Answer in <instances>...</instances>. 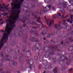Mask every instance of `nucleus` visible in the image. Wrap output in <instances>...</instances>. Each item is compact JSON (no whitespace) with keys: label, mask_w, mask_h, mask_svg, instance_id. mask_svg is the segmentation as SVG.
<instances>
[{"label":"nucleus","mask_w":73,"mask_h":73,"mask_svg":"<svg viewBox=\"0 0 73 73\" xmlns=\"http://www.w3.org/2000/svg\"><path fill=\"white\" fill-rule=\"evenodd\" d=\"M72 68H71L69 70V72H72Z\"/></svg>","instance_id":"nucleus-39"},{"label":"nucleus","mask_w":73,"mask_h":73,"mask_svg":"<svg viewBox=\"0 0 73 73\" xmlns=\"http://www.w3.org/2000/svg\"><path fill=\"white\" fill-rule=\"evenodd\" d=\"M53 63H56V61H54Z\"/></svg>","instance_id":"nucleus-63"},{"label":"nucleus","mask_w":73,"mask_h":73,"mask_svg":"<svg viewBox=\"0 0 73 73\" xmlns=\"http://www.w3.org/2000/svg\"><path fill=\"white\" fill-rule=\"evenodd\" d=\"M54 32L51 34H48L47 35V37H50L51 36V37H52V36L54 35Z\"/></svg>","instance_id":"nucleus-16"},{"label":"nucleus","mask_w":73,"mask_h":73,"mask_svg":"<svg viewBox=\"0 0 73 73\" xmlns=\"http://www.w3.org/2000/svg\"><path fill=\"white\" fill-rule=\"evenodd\" d=\"M59 9H60V12L62 13H63V14H65V10L64 9L62 8H59Z\"/></svg>","instance_id":"nucleus-11"},{"label":"nucleus","mask_w":73,"mask_h":73,"mask_svg":"<svg viewBox=\"0 0 73 73\" xmlns=\"http://www.w3.org/2000/svg\"><path fill=\"white\" fill-rule=\"evenodd\" d=\"M24 0H21L20 1L19 0H12L13 3H11V5L13 9L11 11V16L8 17L9 19L6 20V21L9 22L10 24L7 23L6 28L5 31L7 33H5L4 35H10L13 28L15 27V24L19 17V15L20 13V10L19 9L21 5H22V2H23Z\"/></svg>","instance_id":"nucleus-1"},{"label":"nucleus","mask_w":73,"mask_h":73,"mask_svg":"<svg viewBox=\"0 0 73 73\" xmlns=\"http://www.w3.org/2000/svg\"><path fill=\"white\" fill-rule=\"evenodd\" d=\"M70 21V19H68L67 20V21L68 23H69Z\"/></svg>","instance_id":"nucleus-37"},{"label":"nucleus","mask_w":73,"mask_h":73,"mask_svg":"<svg viewBox=\"0 0 73 73\" xmlns=\"http://www.w3.org/2000/svg\"><path fill=\"white\" fill-rule=\"evenodd\" d=\"M57 47L56 45H55V47L53 46L48 48L46 47H44L43 48V50L44 51H45L46 49H47V50H46V53L45 54V56L46 57H48L49 56V55L52 56V55H54V53L53 52V50L52 49H57Z\"/></svg>","instance_id":"nucleus-2"},{"label":"nucleus","mask_w":73,"mask_h":73,"mask_svg":"<svg viewBox=\"0 0 73 73\" xmlns=\"http://www.w3.org/2000/svg\"><path fill=\"white\" fill-rule=\"evenodd\" d=\"M25 26H26V25H25V24H24L23 25V27H25Z\"/></svg>","instance_id":"nucleus-47"},{"label":"nucleus","mask_w":73,"mask_h":73,"mask_svg":"<svg viewBox=\"0 0 73 73\" xmlns=\"http://www.w3.org/2000/svg\"><path fill=\"white\" fill-rule=\"evenodd\" d=\"M48 4H50L48 5H47L46 7L43 8V10L42 11L40 12H38V14H40V15H42V13H45L47 11H48V8H50L51 7H52V5H50L51 4V2H48Z\"/></svg>","instance_id":"nucleus-3"},{"label":"nucleus","mask_w":73,"mask_h":73,"mask_svg":"<svg viewBox=\"0 0 73 73\" xmlns=\"http://www.w3.org/2000/svg\"><path fill=\"white\" fill-rule=\"evenodd\" d=\"M70 34V35H73V31H71Z\"/></svg>","instance_id":"nucleus-35"},{"label":"nucleus","mask_w":73,"mask_h":73,"mask_svg":"<svg viewBox=\"0 0 73 73\" xmlns=\"http://www.w3.org/2000/svg\"><path fill=\"white\" fill-rule=\"evenodd\" d=\"M48 60H52V57H49L48 58Z\"/></svg>","instance_id":"nucleus-38"},{"label":"nucleus","mask_w":73,"mask_h":73,"mask_svg":"<svg viewBox=\"0 0 73 73\" xmlns=\"http://www.w3.org/2000/svg\"><path fill=\"white\" fill-rule=\"evenodd\" d=\"M44 18H45V19L46 20V24L48 25H49L48 27H46V28L47 29H48L49 28H50V26H51L53 24H54V20H53V19L52 20L48 19H46V16H44Z\"/></svg>","instance_id":"nucleus-4"},{"label":"nucleus","mask_w":73,"mask_h":73,"mask_svg":"<svg viewBox=\"0 0 73 73\" xmlns=\"http://www.w3.org/2000/svg\"><path fill=\"white\" fill-rule=\"evenodd\" d=\"M46 73V71L45 70H44V72H43V73Z\"/></svg>","instance_id":"nucleus-55"},{"label":"nucleus","mask_w":73,"mask_h":73,"mask_svg":"<svg viewBox=\"0 0 73 73\" xmlns=\"http://www.w3.org/2000/svg\"><path fill=\"white\" fill-rule=\"evenodd\" d=\"M27 62L29 65L30 70H32L33 68H35V65H33V64L34 62V60H29V59H28L27 60Z\"/></svg>","instance_id":"nucleus-7"},{"label":"nucleus","mask_w":73,"mask_h":73,"mask_svg":"<svg viewBox=\"0 0 73 73\" xmlns=\"http://www.w3.org/2000/svg\"><path fill=\"white\" fill-rule=\"evenodd\" d=\"M52 71L54 72V73H56L57 72V69H56V68H54L53 70H52Z\"/></svg>","instance_id":"nucleus-21"},{"label":"nucleus","mask_w":73,"mask_h":73,"mask_svg":"<svg viewBox=\"0 0 73 73\" xmlns=\"http://www.w3.org/2000/svg\"><path fill=\"white\" fill-rule=\"evenodd\" d=\"M3 14H4V15H7V13H4Z\"/></svg>","instance_id":"nucleus-40"},{"label":"nucleus","mask_w":73,"mask_h":73,"mask_svg":"<svg viewBox=\"0 0 73 73\" xmlns=\"http://www.w3.org/2000/svg\"><path fill=\"white\" fill-rule=\"evenodd\" d=\"M73 15H71L70 16V19H71V21H70V24H72V23H73V19H72V18H73Z\"/></svg>","instance_id":"nucleus-20"},{"label":"nucleus","mask_w":73,"mask_h":73,"mask_svg":"<svg viewBox=\"0 0 73 73\" xmlns=\"http://www.w3.org/2000/svg\"><path fill=\"white\" fill-rule=\"evenodd\" d=\"M3 20V19H0V21H1Z\"/></svg>","instance_id":"nucleus-59"},{"label":"nucleus","mask_w":73,"mask_h":73,"mask_svg":"<svg viewBox=\"0 0 73 73\" xmlns=\"http://www.w3.org/2000/svg\"><path fill=\"white\" fill-rule=\"evenodd\" d=\"M35 34H31V36L32 38H33V36H35Z\"/></svg>","instance_id":"nucleus-32"},{"label":"nucleus","mask_w":73,"mask_h":73,"mask_svg":"<svg viewBox=\"0 0 73 73\" xmlns=\"http://www.w3.org/2000/svg\"><path fill=\"white\" fill-rule=\"evenodd\" d=\"M43 40H46V39L45 38H43Z\"/></svg>","instance_id":"nucleus-60"},{"label":"nucleus","mask_w":73,"mask_h":73,"mask_svg":"<svg viewBox=\"0 0 73 73\" xmlns=\"http://www.w3.org/2000/svg\"><path fill=\"white\" fill-rule=\"evenodd\" d=\"M57 17L58 19H60L61 17V14L58 12H57Z\"/></svg>","instance_id":"nucleus-15"},{"label":"nucleus","mask_w":73,"mask_h":73,"mask_svg":"<svg viewBox=\"0 0 73 73\" xmlns=\"http://www.w3.org/2000/svg\"><path fill=\"white\" fill-rule=\"evenodd\" d=\"M52 44H54V42H53V41H52Z\"/></svg>","instance_id":"nucleus-49"},{"label":"nucleus","mask_w":73,"mask_h":73,"mask_svg":"<svg viewBox=\"0 0 73 73\" xmlns=\"http://www.w3.org/2000/svg\"><path fill=\"white\" fill-rule=\"evenodd\" d=\"M34 60L35 61H36L38 60V57L37 56H35L34 57Z\"/></svg>","instance_id":"nucleus-30"},{"label":"nucleus","mask_w":73,"mask_h":73,"mask_svg":"<svg viewBox=\"0 0 73 73\" xmlns=\"http://www.w3.org/2000/svg\"><path fill=\"white\" fill-rule=\"evenodd\" d=\"M31 25H37L38 24L35 23V22H33L31 24Z\"/></svg>","instance_id":"nucleus-31"},{"label":"nucleus","mask_w":73,"mask_h":73,"mask_svg":"<svg viewBox=\"0 0 73 73\" xmlns=\"http://www.w3.org/2000/svg\"><path fill=\"white\" fill-rule=\"evenodd\" d=\"M32 16H34V15H35V14H32Z\"/></svg>","instance_id":"nucleus-56"},{"label":"nucleus","mask_w":73,"mask_h":73,"mask_svg":"<svg viewBox=\"0 0 73 73\" xmlns=\"http://www.w3.org/2000/svg\"><path fill=\"white\" fill-rule=\"evenodd\" d=\"M28 52H29V53H30V50H29L28 51H27V53H28Z\"/></svg>","instance_id":"nucleus-45"},{"label":"nucleus","mask_w":73,"mask_h":73,"mask_svg":"<svg viewBox=\"0 0 73 73\" xmlns=\"http://www.w3.org/2000/svg\"><path fill=\"white\" fill-rule=\"evenodd\" d=\"M36 18H37V17L36 16L34 18V19H36Z\"/></svg>","instance_id":"nucleus-57"},{"label":"nucleus","mask_w":73,"mask_h":73,"mask_svg":"<svg viewBox=\"0 0 73 73\" xmlns=\"http://www.w3.org/2000/svg\"><path fill=\"white\" fill-rule=\"evenodd\" d=\"M33 28V29H36V28H34L33 27H32Z\"/></svg>","instance_id":"nucleus-52"},{"label":"nucleus","mask_w":73,"mask_h":73,"mask_svg":"<svg viewBox=\"0 0 73 73\" xmlns=\"http://www.w3.org/2000/svg\"><path fill=\"white\" fill-rule=\"evenodd\" d=\"M3 12H5V10H3Z\"/></svg>","instance_id":"nucleus-48"},{"label":"nucleus","mask_w":73,"mask_h":73,"mask_svg":"<svg viewBox=\"0 0 73 73\" xmlns=\"http://www.w3.org/2000/svg\"><path fill=\"white\" fill-rule=\"evenodd\" d=\"M70 63V60L69 59L67 61V65H69Z\"/></svg>","instance_id":"nucleus-24"},{"label":"nucleus","mask_w":73,"mask_h":73,"mask_svg":"<svg viewBox=\"0 0 73 73\" xmlns=\"http://www.w3.org/2000/svg\"><path fill=\"white\" fill-rule=\"evenodd\" d=\"M42 63L44 66H45V67L44 68V69H46V68H48V69H51L52 68V64H50V63L48 64L47 65V67H46L47 65V64H48V61H47V60H43Z\"/></svg>","instance_id":"nucleus-6"},{"label":"nucleus","mask_w":73,"mask_h":73,"mask_svg":"<svg viewBox=\"0 0 73 73\" xmlns=\"http://www.w3.org/2000/svg\"><path fill=\"white\" fill-rule=\"evenodd\" d=\"M9 5H10V4H9L7 5V7H8V6H9Z\"/></svg>","instance_id":"nucleus-51"},{"label":"nucleus","mask_w":73,"mask_h":73,"mask_svg":"<svg viewBox=\"0 0 73 73\" xmlns=\"http://www.w3.org/2000/svg\"><path fill=\"white\" fill-rule=\"evenodd\" d=\"M1 24H3V23L2 22H1Z\"/></svg>","instance_id":"nucleus-61"},{"label":"nucleus","mask_w":73,"mask_h":73,"mask_svg":"<svg viewBox=\"0 0 73 73\" xmlns=\"http://www.w3.org/2000/svg\"><path fill=\"white\" fill-rule=\"evenodd\" d=\"M73 49V46H70L68 48V50L69 51H71L72 50V49Z\"/></svg>","instance_id":"nucleus-22"},{"label":"nucleus","mask_w":73,"mask_h":73,"mask_svg":"<svg viewBox=\"0 0 73 73\" xmlns=\"http://www.w3.org/2000/svg\"><path fill=\"white\" fill-rule=\"evenodd\" d=\"M11 62H13V65H17V63L16 62H13V60H12Z\"/></svg>","instance_id":"nucleus-27"},{"label":"nucleus","mask_w":73,"mask_h":73,"mask_svg":"<svg viewBox=\"0 0 73 73\" xmlns=\"http://www.w3.org/2000/svg\"><path fill=\"white\" fill-rule=\"evenodd\" d=\"M45 33H45V30H44L41 32L40 34L42 36H44L45 35Z\"/></svg>","instance_id":"nucleus-17"},{"label":"nucleus","mask_w":73,"mask_h":73,"mask_svg":"<svg viewBox=\"0 0 73 73\" xmlns=\"http://www.w3.org/2000/svg\"><path fill=\"white\" fill-rule=\"evenodd\" d=\"M64 69V67H61L60 68V69H61V70H62V69Z\"/></svg>","instance_id":"nucleus-41"},{"label":"nucleus","mask_w":73,"mask_h":73,"mask_svg":"<svg viewBox=\"0 0 73 73\" xmlns=\"http://www.w3.org/2000/svg\"><path fill=\"white\" fill-rule=\"evenodd\" d=\"M52 10H55V8H54V7H52Z\"/></svg>","instance_id":"nucleus-43"},{"label":"nucleus","mask_w":73,"mask_h":73,"mask_svg":"<svg viewBox=\"0 0 73 73\" xmlns=\"http://www.w3.org/2000/svg\"><path fill=\"white\" fill-rule=\"evenodd\" d=\"M30 32H33V29H32L31 31H30Z\"/></svg>","instance_id":"nucleus-42"},{"label":"nucleus","mask_w":73,"mask_h":73,"mask_svg":"<svg viewBox=\"0 0 73 73\" xmlns=\"http://www.w3.org/2000/svg\"><path fill=\"white\" fill-rule=\"evenodd\" d=\"M37 19H38V20H40V21H39L38 20H36V21H38V23H40L41 24H42V25H42V22H41V21H40V20H41V19H40V17H38L37 18Z\"/></svg>","instance_id":"nucleus-19"},{"label":"nucleus","mask_w":73,"mask_h":73,"mask_svg":"<svg viewBox=\"0 0 73 73\" xmlns=\"http://www.w3.org/2000/svg\"><path fill=\"white\" fill-rule=\"evenodd\" d=\"M69 3L70 4H72L73 5V0H69Z\"/></svg>","instance_id":"nucleus-29"},{"label":"nucleus","mask_w":73,"mask_h":73,"mask_svg":"<svg viewBox=\"0 0 73 73\" xmlns=\"http://www.w3.org/2000/svg\"><path fill=\"white\" fill-rule=\"evenodd\" d=\"M38 68L39 69H41V65H39L38 66Z\"/></svg>","instance_id":"nucleus-34"},{"label":"nucleus","mask_w":73,"mask_h":73,"mask_svg":"<svg viewBox=\"0 0 73 73\" xmlns=\"http://www.w3.org/2000/svg\"><path fill=\"white\" fill-rule=\"evenodd\" d=\"M52 17L53 18V19H56V18H57V15L56 14L54 15H53Z\"/></svg>","instance_id":"nucleus-23"},{"label":"nucleus","mask_w":73,"mask_h":73,"mask_svg":"<svg viewBox=\"0 0 73 73\" xmlns=\"http://www.w3.org/2000/svg\"><path fill=\"white\" fill-rule=\"evenodd\" d=\"M5 4H3V6H5Z\"/></svg>","instance_id":"nucleus-64"},{"label":"nucleus","mask_w":73,"mask_h":73,"mask_svg":"<svg viewBox=\"0 0 73 73\" xmlns=\"http://www.w3.org/2000/svg\"><path fill=\"white\" fill-rule=\"evenodd\" d=\"M1 32H4V31L3 30H1Z\"/></svg>","instance_id":"nucleus-54"},{"label":"nucleus","mask_w":73,"mask_h":73,"mask_svg":"<svg viewBox=\"0 0 73 73\" xmlns=\"http://www.w3.org/2000/svg\"><path fill=\"white\" fill-rule=\"evenodd\" d=\"M62 44H63V42L62 41L61 42V45H62Z\"/></svg>","instance_id":"nucleus-46"},{"label":"nucleus","mask_w":73,"mask_h":73,"mask_svg":"<svg viewBox=\"0 0 73 73\" xmlns=\"http://www.w3.org/2000/svg\"><path fill=\"white\" fill-rule=\"evenodd\" d=\"M1 56L3 57V53H2Z\"/></svg>","instance_id":"nucleus-50"},{"label":"nucleus","mask_w":73,"mask_h":73,"mask_svg":"<svg viewBox=\"0 0 73 73\" xmlns=\"http://www.w3.org/2000/svg\"><path fill=\"white\" fill-rule=\"evenodd\" d=\"M6 10H8V8L7 7V8L6 9Z\"/></svg>","instance_id":"nucleus-58"},{"label":"nucleus","mask_w":73,"mask_h":73,"mask_svg":"<svg viewBox=\"0 0 73 73\" xmlns=\"http://www.w3.org/2000/svg\"><path fill=\"white\" fill-rule=\"evenodd\" d=\"M69 3L70 4H72L73 5V0H69Z\"/></svg>","instance_id":"nucleus-28"},{"label":"nucleus","mask_w":73,"mask_h":73,"mask_svg":"<svg viewBox=\"0 0 73 73\" xmlns=\"http://www.w3.org/2000/svg\"><path fill=\"white\" fill-rule=\"evenodd\" d=\"M69 55V57H70V56H69L70 55V54H67V55Z\"/></svg>","instance_id":"nucleus-53"},{"label":"nucleus","mask_w":73,"mask_h":73,"mask_svg":"<svg viewBox=\"0 0 73 73\" xmlns=\"http://www.w3.org/2000/svg\"><path fill=\"white\" fill-rule=\"evenodd\" d=\"M7 61H9L10 60L9 59H6Z\"/></svg>","instance_id":"nucleus-62"},{"label":"nucleus","mask_w":73,"mask_h":73,"mask_svg":"<svg viewBox=\"0 0 73 73\" xmlns=\"http://www.w3.org/2000/svg\"><path fill=\"white\" fill-rule=\"evenodd\" d=\"M62 57H63V58H64L65 59L64 60L62 59V60L60 61V65H61V63H62V62H64V60H67V57H65L64 56H62Z\"/></svg>","instance_id":"nucleus-14"},{"label":"nucleus","mask_w":73,"mask_h":73,"mask_svg":"<svg viewBox=\"0 0 73 73\" xmlns=\"http://www.w3.org/2000/svg\"><path fill=\"white\" fill-rule=\"evenodd\" d=\"M66 27V30L68 31H70L72 29V28L70 26H67Z\"/></svg>","instance_id":"nucleus-12"},{"label":"nucleus","mask_w":73,"mask_h":73,"mask_svg":"<svg viewBox=\"0 0 73 73\" xmlns=\"http://www.w3.org/2000/svg\"><path fill=\"white\" fill-rule=\"evenodd\" d=\"M68 16L67 15L64 17V15H62V17L63 18V19H65V18H66V17H68Z\"/></svg>","instance_id":"nucleus-26"},{"label":"nucleus","mask_w":73,"mask_h":73,"mask_svg":"<svg viewBox=\"0 0 73 73\" xmlns=\"http://www.w3.org/2000/svg\"><path fill=\"white\" fill-rule=\"evenodd\" d=\"M9 57V55H7V56H6V58H8V57Z\"/></svg>","instance_id":"nucleus-44"},{"label":"nucleus","mask_w":73,"mask_h":73,"mask_svg":"<svg viewBox=\"0 0 73 73\" xmlns=\"http://www.w3.org/2000/svg\"><path fill=\"white\" fill-rule=\"evenodd\" d=\"M69 40H70V41H73V38L70 37L69 38Z\"/></svg>","instance_id":"nucleus-33"},{"label":"nucleus","mask_w":73,"mask_h":73,"mask_svg":"<svg viewBox=\"0 0 73 73\" xmlns=\"http://www.w3.org/2000/svg\"><path fill=\"white\" fill-rule=\"evenodd\" d=\"M44 59V57L42 55H40V60L41 62Z\"/></svg>","instance_id":"nucleus-18"},{"label":"nucleus","mask_w":73,"mask_h":73,"mask_svg":"<svg viewBox=\"0 0 73 73\" xmlns=\"http://www.w3.org/2000/svg\"><path fill=\"white\" fill-rule=\"evenodd\" d=\"M54 27L55 29H57L56 33L57 35L60 34L61 33V27L60 25V24H54Z\"/></svg>","instance_id":"nucleus-5"},{"label":"nucleus","mask_w":73,"mask_h":73,"mask_svg":"<svg viewBox=\"0 0 73 73\" xmlns=\"http://www.w3.org/2000/svg\"><path fill=\"white\" fill-rule=\"evenodd\" d=\"M62 21L64 23L63 24V26L64 27H66L68 25V24H67V23H65V22L66 21L65 20L63 19V20Z\"/></svg>","instance_id":"nucleus-13"},{"label":"nucleus","mask_w":73,"mask_h":73,"mask_svg":"<svg viewBox=\"0 0 73 73\" xmlns=\"http://www.w3.org/2000/svg\"><path fill=\"white\" fill-rule=\"evenodd\" d=\"M35 33L36 35H38V32H37V31H36L35 32Z\"/></svg>","instance_id":"nucleus-36"},{"label":"nucleus","mask_w":73,"mask_h":73,"mask_svg":"<svg viewBox=\"0 0 73 73\" xmlns=\"http://www.w3.org/2000/svg\"><path fill=\"white\" fill-rule=\"evenodd\" d=\"M32 49L34 50H35L36 49L41 50V46L38 43H37L36 44L35 46L33 47Z\"/></svg>","instance_id":"nucleus-8"},{"label":"nucleus","mask_w":73,"mask_h":73,"mask_svg":"<svg viewBox=\"0 0 73 73\" xmlns=\"http://www.w3.org/2000/svg\"><path fill=\"white\" fill-rule=\"evenodd\" d=\"M7 6H5L4 7H1V5H0V8H2V9H4H4H7Z\"/></svg>","instance_id":"nucleus-25"},{"label":"nucleus","mask_w":73,"mask_h":73,"mask_svg":"<svg viewBox=\"0 0 73 73\" xmlns=\"http://www.w3.org/2000/svg\"><path fill=\"white\" fill-rule=\"evenodd\" d=\"M62 1L63 2L60 3L59 4V5H61L62 7H63V8H65L67 6V2H64L63 0H62Z\"/></svg>","instance_id":"nucleus-9"},{"label":"nucleus","mask_w":73,"mask_h":73,"mask_svg":"<svg viewBox=\"0 0 73 73\" xmlns=\"http://www.w3.org/2000/svg\"><path fill=\"white\" fill-rule=\"evenodd\" d=\"M41 39V37H39L38 39L36 40V39L35 38H33L32 40H30L32 42H39L40 40Z\"/></svg>","instance_id":"nucleus-10"}]
</instances>
